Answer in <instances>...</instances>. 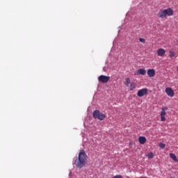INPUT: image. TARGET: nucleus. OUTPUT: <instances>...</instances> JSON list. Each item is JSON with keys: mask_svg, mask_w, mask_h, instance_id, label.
Here are the masks:
<instances>
[{"mask_svg": "<svg viewBox=\"0 0 178 178\" xmlns=\"http://www.w3.org/2000/svg\"><path fill=\"white\" fill-rule=\"evenodd\" d=\"M86 162H87V154L84 149H81L79 153L78 158L74 161L73 165H75L78 169H81L86 165Z\"/></svg>", "mask_w": 178, "mask_h": 178, "instance_id": "nucleus-1", "label": "nucleus"}, {"mask_svg": "<svg viewBox=\"0 0 178 178\" xmlns=\"http://www.w3.org/2000/svg\"><path fill=\"white\" fill-rule=\"evenodd\" d=\"M94 119H98L99 120H104L106 118V115L99 112V110H96L93 112Z\"/></svg>", "mask_w": 178, "mask_h": 178, "instance_id": "nucleus-2", "label": "nucleus"}, {"mask_svg": "<svg viewBox=\"0 0 178 178\" xmlns=\"http://www.w3.org/2000/svg\"><path fill=\"white\" fill-rule=\"evenodd\" d=\"M168 109V107H162L161 111V121L165 122L166 120V118H165V115H166V110Z\"/></svg>", "mask_w": 178, "mask_h": 178, "instance_id": "nucleus-3", "label": "nucleus"}, {"mask_svg": "<svg viewBox=\"0 0 178 178\" xmlns=\"http://www.w3.org/2000/svg\"><path fill=\"white\" fill-rule=\"evenodd\" d=\"M147 94H148V89L143 88L138 91L137 95L141 98V97H144V95H147Z\"/></svg>", "mask_w": 178, "mask_h": 178, "instance_id": "nucleus-4", "label": "nucleus"}, {"mask_svg": "<svg viewBox=\"0 0 178 178\" xmlns=\"http://www.w3.org/2000/svg\"><path fill=\"white\" fill-rule=\"evenodd\" d=\"M109 80H111V77L109 76H106L105 75H101L99 76V81H100V83H108Z\"/></svg>", "mask_w": 178, "mask_h": 178, "instance_id": "nucleus-5", "label": "nucleus"}, {"mask_svg": "<svg viewBox=\"0 0 178 178\" xmlns=\"http://www.w3.org/2000/svg\"><path fill=\"white\" fill-rule=\"evenodd\" d=\"M164 13L165 14L166 17L173 16V9L168 8L167 9H163Z\"/></svg>", "mask_w": 178, "mask_h": 178, "instance_id": "nucleus-6", "label": "nucleus"}, {"mask_svg": "<svg viewBox=\"0 0 178 178\" xmlns=\"http://www.w3.org/2000/svg\"><path fill=\"white\" fill-rule=\"evenodd\" d=\"M146 73H147V71L145 69H139L135 72L134 74L135 76H140V74L142 76H145Z\"/></svg>", "mask_w": 178, "mask_h": 178, "instance_id": "nucleus-7", "label": "nucleus"}, {"mask_svg": "<svg viewBox=\"0 0 178 178\" xmlns=\"http://www.w3.org/2000/svg\"><path fill=\"white\" fill-rule=\"evenodd\" d=\"M165 93L167 94V95H168V97H175V92L173 91V89H172V88H165Z\"/></svg>", "mask_w": 178, "mask_h": 178, "instance_id": "nucleus-8", "label": "nucleus"}, {"mask_svg": "<svg viewBox=\"0 0 178 178\" xmlns=\"http://www.w3.org/2000/svg\"><path fill=\"white\" fill-rule=\"evenodd\" d=\"M157 16L158 17H159V19H166V15L165 14V11L163 10V9L159 10Z\"/></svg>", "mask_w": 178, "mask_h": 178, "instance_id": "nucleus-9", "label": "nucleus"}, {"mask_svg": "<svg viewBox=\"0 0 178 178\" xmlns=\"http://www.w3.org/2000/svg\"><path fill=\"white\" fill-rule=\"evenodd\" d=\"M166 54V50H165L164 49L160 48L159 49H157V55L158 56H165V54Z\"/></svg>", "mask_w": 178, "mask_h": 178, "instance_id": "nucleus-10", "label": "nucleus"}, {"mask_svg": "<svg viewBox=\"0 0 178 178\" xmlns=\"http://www.w3.org/2000/svg\"><path fill=\"white\" fill-rule=\"evenodd\" d=\"M130 91H134V90H136V88H137V83H136L135 82H131L130 83V86H128Z\"/></svg>", "mask_w": 178, "mask_h": 178, "instance_id": "nucleus-11", "label": "nucleus"}, {"mask_svg": "<svg viewBox=\"0 0 178 178\" xmlns=\"http://www.w3.org/2000/svg\"><path fill=\"white\" fill-rule=\"evenodd\" d=\"M147 75L149 77H154L155 76V70L149 69L147 70Z\"/></svg>", "mask_w": 178, "mask_h": 178, "instance_id": "nucleus-12", "label": "nucleus"}, {"mask_svg": "<svg viewBox=\"0 0 178 178\" xmlns=\"http://www.w3.org/2000/svg\"><path fill=\"white\" fill-rule=\"evenodd\" d=\"M138 141L140 144H145V143H147V138H145V137L144 136H140L138 138Z\"/></svg>", "mask_w": 178, "mask_h": 178, "instance_id": "nucleus-13", "label": "nucleus"}, {"mask_svg": "<svg viewBox=\"0 0 178 178\" xmlns=\"http://www.w3.org/2000/svg\"><path fill=\"white\" fill-rule=\"evenodd\" d=\"M170 158H171V159H172L173 161H177V157L176 156V155L173 153H170Z\"/></svg>", "mask_w": 178, "mask_h": 178, "instance_id": "nucleus-14", "label": "nucleus"}, {"mask_svg": "<svg viewBox=\"0 0 178 178\" xmlns=\"http://www.w3.org/2000/svg\"><path fill=\"white\" fill-rule=\"evenodd\" d=\"M124 86H126L127 87H129V84H130V78H127L125 79V81L124 82Z\"/></svg>", "mask_w": 178, "mask_h": 178, "instance_id": "nucleus-15", "label": "nucleus"}, {"mask_svg": "<svg viewBox=\"0 0 178 178\" xmlns=\"http://www.w3.org/2000/svg\"><path fill=\"white\" fill-rule=\"evenodd\" d=\"M147 157L149 159H152L154 158V154L152 152H150L147 154Z\"/></svg>", "mask_w": 178, "mask_h": 178, "instance_id": "nucleus-16", "label": "nucleus"}, {"mask_svg": "<svg viewBox=\"0 0 178 178\" xmlns=\"http://www.w3.org/2000/svg\"><path fill=\"white\" fill-rule=\"evenodd\" d=\"M169 53H170L169 56L170 58H173V56H175V55H176V54H175V51H170Z\"/></svg>", "mask_w": 178, "mask_h": 178, "instance_id": "nucleus-17", "label": "nucleus"}, {"mask_svg": "<svg viewBox=\"0 0 178 178\" xmlns=\"http://www.w3.org/2000/svg\"><path fill=\"white\" fill-rule=\"evenodd\" d=\"M159 147L160 148H165V147H166V145H165L163 143H159Z\"/></svg>", "mask_w": 178, "mask_h": 178, "instance_id": "nucleus-18", "label": "nucleus"}, {"mask_svg": "<svg viewBox=\"0 0 178 178\" xmlns=\"http://www.w3.org/2000/svg\"><path fill=\"white\" fill-rule=\"evenodd\" d=\"M139 41H140V42H145V39H144V38H139Z\"/></svg>", "mask_w": 178, "mask_h": 178, "instance_id": "nucleus-19", "label": "nucleus"}, {"mask_svg": "<svg viewBox=\"0 0 178 178\" xmlns=\"http://www.w3.org/2000/svg\"><path fill=\"white\" fill-rule=\"evenodd\" d=\"M113 178H123L122 175H115Z\"/></svg>", "mask_w": 178, "mask_h": 178, "instance_id": "nucleus-20", "label": "nucleus"}, {"mask_svg": "<svg viewBox=\"0 0 178 178\" xmlns=\"http://www.w3.org/2000/svg\"><path fill=\"white\" fill-rule=\"evenodd\" d=\"M175 162H178V159H177V161H175Z\"/></svg>", "mask_w": 178, "mask_h": 178, "instance_id": "nucleus-21", "label": "nucleus"}]
</instances>
